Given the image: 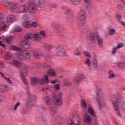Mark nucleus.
Wrapping results in <instances>:
<instances>
[{"mask_svg":"<svg viewBox=\"0 0 125 125\" xmlns=\"http://www.w3.org/2000/svg\"><path fill=\"white\" fill-rule=\"evenodd\" d=\"M85 21V13L83 9H81L78 13L77 23L79 27H83Z\"/></svg>","mask_w":125,"mask_h":125,"instance_id":"1","label":"nucleus"},{"mask_svg":"<svg viewBox=\"0 0 125 125\" xmlns=\"http://www.w3.org/2000/svg\"><path fill=\"white\" fill-rule=\"evenodd\" d=\"M116 101H113L112 104L114 107L115 110L119 117H122V114L120 113V108L119 107V104L122 103V95L117 94L116 97Z\"/></svg>","mask_w":125,"mask_h":125,"instance_id":"2","label":"nucleus"},{"mask_svg":"<svg viewBox=\"0 0 125 125\" xmlns=\"http://www.w3.org/2000/svg\"><path fill=\"white\" fill-rule=\"evenodd\" d=\"M33 34L29 33L24 37L25 40L23 41L21 43V46L22 48L28 49L31 47V43L28 41V40L33 39Z\"/></svg>","mask_w":125,"mask_h":125,"instance_id":"3","label":"nucleus"},{"mask_svg":"<svg viewBox=\"0 0 125 125\" xmlns=\"http://www.w3.org/2000/svg\"><path fill=\"white\" fill-rule=\"evenodd\" d=\"M17 56L20 60H28L31 58V54L28 51H24L22 52H17Z\"/></svg>","mask_w":125,"mask_h":125,"instance_id":"4","label":"nucleus"},{"mask_svg":"<svg viewBox=\"0 0 125 125\" xmlns=\"http://www.w3.org/2000/svg\"><path fill=\"white\" fill-rule=\"evenodd\" d=\"M3 6L11 10H15L18 8V4L16 2H11L8 1L4 0L2 2Z\"/></svg>","mask_w":125,"mask_h":125,"instance_id":"5","label":"nucleus"},{"mask_svg":"<svg viewBox=\"0 0 125 125\" xmlns=\"http://www.w3.org/2000/svg\"><path fill=\"white\" fill-rule=\"evenodd\" d=\"M56 52L59 56H67V54L64 50V47L62 45H58L56 50Z\"/></svg>","mask_w":125,"mask_h":125,"instance_id":"6","label":"nucleus"},{"mask_svg":"<svg viewBox=\"0 0 125 125\" xmlns=\"http://www.w3.org/2000/svg\"><path fill=\"white\" fill-rule=\"evenodd\" d=\"M27 9L30 13H36L37 12V5L35 3H29L27 7Z\"/></svg>","mask_w":125,"mask_h":125,"instance_id":"7","label":"nucleus"},{"mask_svg":"<svg viewBox=\"0 0 125 125\" xmlns=\"http://www.w3.org/2000/svg\"><path fill=\"white\" fill-rule=\"evenodd\" d=\"M20 74L24 83H25V84H27L28 81L25 78L26 76L28 75V70L27 69V67H25L23 70L21 71Z\"/></svg>","mask_w":125,"mask_h":125,"instance_id":"8","label":"nucleus"},{"mask_svg":"<svg viewBox=\"0 0 125 125\" xmlns=\"http://www.w3.org/2000/svg\"><path fill=\"white\" fill-rule=\"evenodd\" d=\"M53 99L55 105L60 106L62 104V100L61 97L58 94L54 95Z\"/></svg>","mask_w":125,"mask_h":125,"instance_id":"9","label":"nucleus"},{"mask_svg":"<svg viewBox=\"0 0 125 125\" xmlns=\"http://www.w3.org/2000/svg\"><path fill=\"white\" fill-rule=\"evenodd\" d=\"M35 104H36V97L30 95L27 100V105L34 106Z\"/></svg>","mask_w":125,"mask_h":125,"instance_id":"10","label":"nucleus"},{"mask_svg":"<svg viewBox=\"0 0 125 125\" xmlns=\"http://www.w3.org/2000/svg\"><path fill=\"white\" fill-rule=\"evenodd\" d=\"M98 96H99V93L98 92L96 100L99 106V109L100 110H101L102 106H103V105H105V103L104 102V99H103V98L99 97Z\"/></svg>","mask_w":125,"mask_h":125,"instance_id":"11","label":"nucleus"},{"mask_svg":"<svg viewBox=\"0 0 125 125\" xmlns=\"http://www.w3.org/2000/svg\"><path fill=\"white\" fill-rule=\"evenodd\" d=\"M85 77L83 74H82L79 73L78 75L76 76V77L74 79V82L76 83H80L82 82V81H83Z\"/></svg>","mask_w":125,"mask_h":125,"instance_id":"12","label":"nucleus"},{"mask_svg":"<svg viewBox=\"0 0 125 125\" xmlns=\"http://www.w3.org/2000/svg\"><path fill=\"white\" fill-rule=\"evenodd\" d=\"M39 83L42 84L41 78L34 77L31 78V84L32 85H37Z\"/></svg>","mask_w":125,"mask_h":125,"instance_id":"13","label":"nucleus"},{"mask_svg":"<svg viewBox=\"0 0 125 125\" xmlns=\"http://www.w3.org/2000/svg\"><path fill=\"white\" fill-rule=\"evenodd\" d=\"M84 121L85 123H86L89 125L92 123V118H91V117H90L89 114L85 113V115H84Z\"/></svg>","mask_w":125,"mask_h":125,"instance_id":"14","label":"nucleus"},{"mask_svg":"<svg viewBox=\"0 0 125 125\" xmlns=\"http://www.w3.org/2000/svg\"><path fill=\"white\" fill-rule=\"evenodd\" d=\"M117 66L122 70L125 69V59H121L120 62L117 63Z\"/></svg>","mask_w":125,"mask_h":125,"instance_id":"15","label":"nucleus"},{"mask_svg":"<svg viewBox=\"0 0 125 125\" xmlns=\"http://www.w3.org/2000/svg\"><path fill=\"white\" fill-rule=\"evenodd\" d=\"M85 2V4L86 6V8L89 10V9H91L93 7V5H92V3H91V1L90 0H84Z\"/></svg>","mask_w":125,"mask_h":125,"instance_id":"16","label":"nucleus"},{"mask_svg":"<svg viewBox=\"0 0 125 125\" xmlns=\"http://www.w3.org/2000/svg\"><path fill=\"white\" fill-rule=\"evenodd\" d=\"M86 35L89 40H91L92 42H95V41L94 40V36H93V34H92V31L88 30L86 33Z\"/></svg>","mask_w":125,"mask_h":125,"instance_id":"17","label":"nucleus"},{"mask_svg":"<svg viewBox=\"0 0 125 125\" xmlns=\"http://www.w3.org/2000/svg\"><path fill=\"white\" fill-rule=\"evenodd\" d=\"M7 28V22L3 21L0 23V32L5 31Z\"/></svg>","mask_w":125,"mask_h":125,"instance_id":"18","label":"nucleus"},{"mask_svg":"<svg viewBox=\"0 0 125 125\" xmlns=\"http://www.w3.org/2000/svg\"><path fill=\"white\" fill-rule=\"evenodd\" d=\"M18 11L19 12L26 13L28 12V7H26V5H24L22 6H20L18 9Z\"/></svg>","mask_w":125,"mask_h":125,"instance_id":"19","label":"nucleus"},{"mask_svg":"<svg viewBox=\"0 0 125 125\" xmlns=\"http://www.w3.org/2000/svg\"><path fill=\"white\" fill-rule=\"evenodd\" d=\"M33 56L34 58H37V59H41L42 58V54L38 51H35L33 52Z\"/></svg>","mask_w":125,"mask_h":125,"instance_id":"20","label":"nucleus"},{"mask_svg":"<svg viewBox=\"0 0 125 125\" xmlns=\"http://www.w3.org/2000/svg\"><path fill=\"white\" fill-rule=\"evenodd\" d=\"M41 84L44 85L45 83H49V80L48 79V75H44V78H41Z\"/></svg>","mask_w":125,"mask_h":125,"instance_id":"21","label":"nucleus"},{"mask_svg":"<svg viewBox=\"0 0 125 125\" xmlns=\"http://www.w3.org/2000/svg\"><path fill=\"white\" fill-rule=\"evenodd\" d=\"M97 42L101 47H102V45H103V39H102V37L100 36V35H96Z\"/></svg>","mask_w":125,"mask_h":125,"instance_id":"22","label":"nucleus"},{"mask_svg":"<svg viewBox=\"0 0 125 125\" xmlns=\"http://www.w3.org/2000/svg\"><path fill=\"white\" fill-rule=\"evenodd\" d=\"M51 26L54 32H55L57 34L59 33V25H58L57 23H53L52 24Z\"/></svg>","mask_w":125,"mask_h":125,"instance_id":"23","label":"nucleus"},{"mask_svg":"<svg viewBox=\"0 0 125 125\" xmlns=\"http://www.w3.org/2000/svg\"><path fill=\"white\" fill-rule=\"evenodd\" d=\"M47 74L49 76H51V77H55L57 76L56 71L53 69H49L47 72Z\"/></svg>","mask_w":125,"mask_h":125,"instance_id":"24","label":"nucleus"},{"mask_svg":"<svg viewBox=\"0 0 125 125\" xmlns=\"http://www.w3.org/2000/svg\"><path fill=\"white\" fill-rule=\"evenodd\" d=\"M122 47H124V44H123V43H119L116 47L113 48L112 51L113 54H115L116 53V51L118 50V48H121Z\"/></svg>","mask_w":125,"mask_h":125,"instance_id":"25","label":"nucleus"},{"mask_svg":"<svg viewBox=\"0 0 125 125\" xmlns=\"http://www.w3.org/2000/svg\"><path fill=\"white\" fill-rule=\"evenodd\" d=\"M44 101L46 104H47L48 106H49L50 105H51V98L48 96H46L44 98Z\"/></svg>","mask_w":125,"mask_h":125,"instance_id":"26","label":"nucleus"},{"mask_svg":"<svg viewBox=\"0 0 125 125\" xmlns=\"http://www.w3.org/2000/svg\"><path fill=\"white\" fill-rule=\"evenodd\" d=\"M44 47L47 50H51L53 47V44L48 43H45Z\"/></svg>","mask_w":125,"mask_h":125,"instance_id":"27","label":"nucleus"},{"mask_svg":"<svg viewBox=\"0 0 125 125\" xmlns=\"http://www.w3.org/2000/svg\"><path fill=\"white\" fill-rule=\"evenodd\" d=\"M73 53L75 56H80V55H81L82 54V52L81 50H80V48L77 47L75 48Z\"/></svg>","mask_w":125,"mask_h":125,"instance_id":"28","label":"nucleus"},{"mask_svg":"<svg viewBox=\"0 0 125 125\" xmlns=\"http://www.w3.org/2000/svg\"><path fill=\"white\" fill-rule=\"evenodd\" d=\"M33 39L34 41H40L42 39L41 34H33Z\"/></svg>","mask_w":125,"mask_h":125,"instance_id":"29","label":"nucleus"},{"mask_svg":"<svg viewBox=\"0 0 125 125\" xmlns=\"http://www.w3.org/2000/svg\"><path fill=\"white\" fill-rule=\"evenodd\" d=\"M39 6L41 8H44L46 6V4L45 3V1L44 0H39Z\"/></svg>","mask_w":125,"mask_h":125,"instance_id":"30","label":"nucleus"},{"mask_svg":"<svg viewBox=\"0 0 125 125\" xmlns=\"http://www.w3.org/2000/svg\"><path fill=\"white\" fill-rule=\"evenodd\" d=\"M7 20L8 22H13L15 20V16L13 15H10L7 18Z\"/></svg>","mask_w":125,"mask_h":125,"instance_id":"31","label":"nucleus"},{"mask_svg":"<svg viewBox=\"0 0 125 125\" xmlns=\"http://www.w3.org/2000/svg\"><path fill=\"white\" fill-rule=\"evenodd\" d=\"M65 17H66L67 19H70V18H73V15H72V13H71V11H70V10H67L66 12Z\"/></svg>","mask_w":125,"mask_h":125,"instance_id":"32","label":"nucleus"},{"mask_svg":"<svg viewBox=\"0 0 125 125\" xmlns=\"http://www.w3.org/2000/svg\"><path fill=\"white\" fill-rule=\"evenodd\" d=\"M88 112L90 115H91L92 117H95L94 115V110L92 109V107H89L88 108Z\"/></svg>","mask_w":125,"mask_h":125,"instance_id":"33","label":"nucleus"},{"mask_svg":"<svg viewBox=\"0 0 125 125\" xmlns=\"http://www.w3.org/2000/svg\"><path fill=\"white\" fill-rule=\"evenodd\" d=\"M4 40L5 42H7L8 43H11V42H12L13 39L12 38V37H7L5 38Z\"/></svg>","mask_w":125,"mask_h":125,"instance_id":"34","label":"nucleus"},{"mask_svg":"<svg viewBox=\"0 0 125 125\" xmlns=\"http://www.w3.org/2000/svg\"><path fill=\"white\" fill-rule=\"evenodd\" d=\"M93 64L95 69H98V63L97 62V60L96 58L93 60Z\"/></svg>","mask_w":125,"mask_h":125,"instance_id":"35","label":"nucleus"},{"mask_svg":"<svg viewBox=\"0 0 125 125\" xmlns=\"http://www.w3.org/2000/svg\"><path fill=\"white\" fill-rule=\"evenodd\" d=\"M23 27L24 28H30L31 27V22L30 21H26L23 23Z\"/></svg>","mask_w":125,"mask_h":125,"instance_id":"36","label":"nucleus"},{"mask_svg":"<svg viewBox=\"0 0 125 125\" xmlns=\"http://www.w3.org/2000/svg\"><path fill=\"white\" fill-rule=\"evenodd\" d=\"M108 78H109V79H114V78H115L116 77V75H115V74H114V72H113V71L112 70H110L108 72Z\"/></svg>","mask_w":125,"mask_h":125,"instance_id":"37","label":"nucleus"},{"mask_svg":"<svg viewBox=\"0 0 125 125\" xmlns=\"http://www.w3.org/2000/svg\"><path fill=\"white\" fill-rule=\"evenodd\" d=\"M13 64L14 66H16V67H17L18 68H20V67L21 66V63L17 61H14Z\"/></svg>","mask_w":125,"mask_h":125,"instance_id":"38","label":"nucleus"},{"mask_svg":"<svg viewBox=\"0 0 125 125\" xmlns=\"http://www.w3.org/2000/svg\"><path fill=\"white\" fill-rule=\"evenodd\" d=\"M81 105L83 109H85L86 107H87V105H86V102H85V100H83L81 103Z\"/></svg>","mask_w":125,"mask_h":125,"instance_id":"39","label":"nucleus"},{"mask_svg":"<svg viewBox=\"0 0 125 125\" xmlns=\"http://www.w3.org/2000/svg\"><path fill=\"white\" fill-rule=\"evenodd\" d=\"M84 63L86 65H87L88 67H90L91 65V61H90V60L89 58H87L84 62Z\"/></svg>","mask_w":125,"mask_h":125,"instance_id":"40","label":"nucleus"},{"mask_svg":"<svg viewBox=\"0 0 125 125\" xmlns=\"http://www.w3.org/2000/svg\"><path fill=\"white\" fill-rule=\"evenodd\" d=\"M50 112L52 115H54V114H56L57 110L56 108L54 107H51L50 109Z\"/></svg>","mask_w":125,"mask_h":125,"instance_id":"41","label":"nucleus"},{"mask_svg":"<svg viewBox=\"0 0 125 125\" xmlns=\"http://www.w3.org/2000/svg\"><path fill=\"white\" fill-rule=\"evenodd\" d=\"M115 34H116V30H115V29L112 28L109 30L108 33V35H109V36H114Z\"/></svg>","mask_w":125,"mask_h":125,"instance_id":"42","label":"nucleus"},{"mask_svg":"<svg viewBox=\"0 0 125 125\" xmlns=\"http://www.w3.org/2000/svg\"><path fill=\"white\" fill-rule=\"evenodd\" d=\"M72 3L75 5H78L81 3V0H71Z\"/></svg>","mask_w":125,"mask_h":125,"instance_id":"43","label":"nucleus"},{"mask_svg":"<svg viewBox=\"0 0 125 125\" xmlns=\"http://www.w3.org/2000/svg\"><path fill=\"white\" fill-rule=\"evenodd\" d=\"M11 50H16L17 51H20L21 50V48L20 47H16L15 46H12L11 47Z\"/></svg>","mask_w":125,"mask_h":125,"instance_id":"44","label":"nucleus"},{"mask_svg":"<svg viewBox=\"0 0 125 125\" xmlns=\"http://www.w3.org/2000/svg\"><path fill=\"white\" fill-rule=\"evenodd\" d=\"M5 59L6 60H10V59H12V54H7L5 56Z\"/></svg>","mask_w":125,"mask_h":125,"instance_id":"45","label":"nucleus"},{"mask_svg":"<svg viewBox=\"0 0 125 125\" xmlns=\"http://www.w3.org/2000/svg\"><path fill=\"white\" fill-rule=\"evenodd\" d=\"M2 78H3L6 81L7 83H13V82H12V81H11V79L9 78L5 77L4 76H2Z\"/></svg>","mask_w":125,"mask_h":125,"instance_id":"46","label":"nucleus"},{"mask_svg":"<svg viewBox=\"0 0 125 125\" xmlns=\"http://www.w3.org/2000/svg\"><path fill=\"white\" fill-rule=\"evenodd\" d=\"M83 54L86 56L87 57H89V58L91 59V56H90V53L88 52H86L85 51H83Z\"/></svg>","mask_w":125,"mask_h":125,"instance_id":"47","label":"nucleus"},{"mask_svg":"<svg viewBox=\"0 0 125 125\" xmlns=\"http://www.w3.org/2000/svg\"><path fill=\"white\" fill-rule=\"evenodd\" d=\"M54 88L56 89V90H60V85H59V84H56L54 85Z\"/></svg>","mask_w":125,"mask_h":125,"instance_id":"48","label":"nucleus"},{"mask_svg":"<svg viewBox=\"0 0 125 125\" xmlns=\"http://www.w3.org/2000/svg\"><path fill=\"white\" fill-rule=\"evenodd\" d=\"M20 103L19 102H18L16 105H15V107L14 108V111H16V110H17V108H18V107H19V106H20Z\"/></svg>","mask_w":125,"mask_h":125,"instance_id":"49","label":"nucleus"},{"mask_svg":"<svg viewBox=\"0 0 125 125\" xmlns=\"http://www.w3.org/2000/svg\"><path fill=\"white\" fill-rule=\"evenodd\" d=\"M4 19V16L3 15L0 14V22L3 21Z\"/></svg>","mask_w":125,"mask_h":125,"instance_id":"50","label":"nucleus"},{"mask_svg":"<svg viewBox=\"0 0 125 125\" xmlns=\"http://www.w3.org/2000/svg\"><path fill=\"white\" fill-rule=\"evenodd\" d=\"M14 31H15V32H21L22 29L20 27H17L15 28Z\"/></svg>","mask_w":125,"mask_h":125,"instance_id":"51","label":"nucleus"},{"mask_svg":"<svg viewBox=\"0 0 125 125\" xmlns=\"http://www.w3.org/2000/svg\"><path fill=\"white\" fill-rule=\"evenodd\" d=\"M60 121H61V119L60 117H56V123L57 124H59L60 123Z\"/></svg>","mask_w":125,"mask_h":125,"instance_id":"52","label":"nucleus"},{"mask_svg":"<svg viewBox=\"0 0 125 125\" xmlns=\"http://www.w3.org/2000/svg\"><path fill=\"white\" fill-rule=\"evenodd\" d=\"M37 23L33 22L30 24V27H37Z\"/></svg>","mask_w":125,"mask_h":125,"instance_id":"53","label":"nucleus"},{"mask_svg":"<svg viewBox=\"0 0 125 125\" xmlns=\"http://www.w3.org/2000/svg\"><path fill=\"white\" fill-rule=\"evenodd\" d=\"M3 99H4V97L2 95H0V103L3 102Z\"/></svg>","mask_w":125,"mask_h":125,"instance_id":"54","label":"nucleus"},{"mask_svg":"<svg viewBox=\"0 0 125 125\" xmlns=\"http://www.w3.org/2000/svg\"><path fill=\"white\" fill-rule=\"evenodd\" d=\"M40 35L43 37H45V33L43 31H41L40 32Z\"/></svg>","mask_w":125,"mask_h":125,"instance_id":"55","label":"nucleus"},{"mask_svg":"<svg viewBox=\"0 0 125 125\" xmlns=\"http://www.w3.org/2000/svg\"><path fill=\"white\" fill-rule=\"evenodd\" d=\"M65 85H66V86H69L71 84V83L70 82H66L64 83Z\"/></svg>","mask_w":125,"mask_h":125,"instance_id":"56","label":"nucleus"},{"mask_svg":"<svg viewBox=\"0 0 125 125\" xmlns=\"http://www.w3.org/2000/svg\"><path fill=\"white\" fill-rule=\"evenodd\" d=\"M57 83V80H55L54 81H52L51 83L54 84V83Z\"/></svg>","mask_w":125,"mask_h":125,"instance_id":"57","label":"nucleus"},{"mask_svg":"<svg viewBox=\"0 0 125 125\" xmlns=\"http://www.w3.org/2000/svg\"><path fill=\"white\" fill-rule=\"evenodd\" d=\"M0 45L2 46L4 48L5 47V45L2 44V42H1V41H0Z\"/></svg>","mask_w":125,"mask_h":125,"instance_id":"58","label":"nucleus"},{"mask_svg":"<svg viewBox=\"0 0 125 125\" xmlns=\"http://www.w3.org/2000/svg\"><path fill=\"white\" fill-rule=\"evenodd\" d=\"M3 67V63L2 62H0V69Z\"/></svg>","mask_w":125,"mask_h":125,"instance_id":"59","label":"nucleus"},{"mask_svg":"<svg viewBox=\"0 0 125 125\" xmlns=\"http://www.w3.org/2000/svg\"><path fill=\"white\" fill-rule=\"evenodd\" d=\"M50 58H51V57L49 55H47L46 56V59H50Z\"/></svg>","mask_w":125,"mask_h":125,"instance_id":"60","label":"nucleus"},{"mask_svg":"<svg viewBox=\"0 0 125 125\" xmlns=\"http://www.w3.org/2000/svg\"><path fill=\"white\" fill-rule=\"evenodd\" d=\"M51 7L53 8H56L57 7V5L56 4H53L52 5Z\"/></svg>","mask_w":125,"mask_h":125,"instance_id":"61","label":"nucleus"},{"mask_svg":"<svg viewBox=\"0 0 125 125\" xmlns=\"http://www.w3.org/2000/svg\"><path fill=\"white\" fill-rule=\"evenodd\" d=\"M117 18H118V19L121 20L122 19V16L120 15H117Z\"/></svg>","mask_w":125,"mask_h":125,"instance_id":"62","label":"nucleus"},{"mask_svg":"<svg viewBox=\"0 0 125 125\" xmlns=\"http://www.w3.org/2000/svg\"><path fill=\"white\" fill-rule=\"evenodd\" d=\"M117 6L118 8H121V7H122V5L118 4Z\"/></svg>","mask_w":125,"mask_h":125,"instance_id":"63","label":"nucleus"},{"mask_svg":"<svg viewBox=\"0 0 125 125\" xmlns=\"http://www.w3.org/2000/svg\"><path fill=\"white\" fill-rule=\"evenodd\" d=\"M48 89V88H43L42 89V91H45V90Z\"/></svg>","mask_w":125,"mask_h":125,"instance_id":"64","label":"nucleus"}]
</instances>
